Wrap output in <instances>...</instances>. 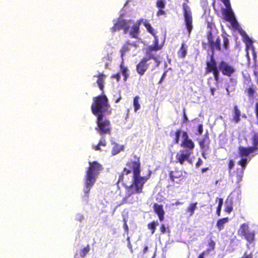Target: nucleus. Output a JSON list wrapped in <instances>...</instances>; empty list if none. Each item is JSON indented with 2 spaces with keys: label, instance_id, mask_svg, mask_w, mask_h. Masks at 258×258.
Listing matches in <instances>:
<instances>
[{
  "label": "nucleus",
  "instance_id": "nucleus-1",
  "mask_svg": "<svg viewBox=\"0 0 258 258\" xmlns=\"http://www.w3.org/2000/svg\"><path fill=\"white\" fill-rule=\"evenodd\" d=\"M228 36L229 35L226 33L222 34L223 42L221 46V39L219 37H218L214 40L212 31H209L207 33L206 37L208 40V44L212 52V54L210 56V59L206 62L205 72L206 74L213 73L214 80L217 82L219 80V66H217L214 53L216 50L220 52H224L229 49L230 41Z\"/></svg>",
  "mask_w": 258,
  "mask_h": 258
},
{
  "label": "nucleus",
  "instance_id": "nucleus-2",
  "mask_svg": "<svg viewBox=\"0 0 258 258\" xmlns=\"http://www.w3.org/2000/svg\"><path fill=\"white\" fill-rule=\"evenodd\" d=\"M147 176H138L133 177L132 183L128 184V181L126 179L122 181H117V182H121L125 189V195L121 201V205L125 204H133L135 199L133 197L134 195L140 194L143 192L144 184L148 180Z\"/></svg>",
  "mask_w": 258,
  "mask_h": 258
},
{
  "label": "nucleus",
  "instance_id": "nucleus-3",
  "mask_svg": "<svg viewBox=\"0 0 258 258\" xmlns=\"http://www.w3.org/2000/svg\"><path fill=\"white\" fill-rule=\"evenodd\" d=\"M89 166L87 168L85 176L84 191L88 197L91 188L94 185L98 175L103 168L97 161L89 162Z\"/></svg>",
  "mask_w": 258,
  "mask_h": 258
},
{
  "label": "nucleus",
  "instance_id": "nucleus-4",
  "mask_svg": "<svg viewBox=\"0 0 258 258\" xmlns=\"http://www.w3.org/2000/svg\"><path fill=\"white\" fill-rule=\"evenodd\" d=\"M91 108L92 113L96 116L109 115L112 110L108 98L104 93L93 98Z\"/></svg>",
  "mask_w": 258,
  "mask_h": 258
},
{
  "label": "nucleus",
  "instance_id": "nucleus-5",
  "mask_svg": "<svg viewBox=\"0 0 258 258\" xmlns=\"http://www.w3.org/2000/svg\"><path fill=\"white\" fill-rule=\"evenodd\" d=\"M126 167H124L122 171L119 173L118 176V181H122L125 179L124 175H128L133 171V177L141 176V163L139 159L136 160L132 159L128 161L126 164Z\"/></svg>",
  "mask_w": 258,
  "mask_h": 258
},
{
  "label": "nucleus",
  "instance_id": "nucleus-6",
  "mask_svg": "<svg viewBox=\"0 0 258 258\" xmlns=\"http://www.w3.org/2000/svg\"><path fill=\"white\" fill-rule=\"evenodd\" d=\"M238 235L249 243H253L255 240V232L251 230L247 223L242 224L237 231Z\"/></svg>",
  "mask_w": 258,
  "mask_h": 258
},
{
  "label": "nucleus",
  "instance_id": "nucleus-7",
  "mask_svg": "<svg viewBox=\"0 0 258 258\" xmlns=\"http://www.w3.org/2000/svg\"><path fill=\"white\" fill-rule=\"evenodd\" d=\"M105 115H99L97 117V127L96 130L99 134L103 136L106 134L110 135L111 127L109 120L104 118Z\"/></svg>",
  "mask_w": 258,
  "mask_h": 258
},
{
  "label": "nucleus",
  "instance_id": "nucleus-8",
  "mask_svg": "<svg viewBox=\"0 0 258 258\" xmlns=\"http://www.w3.org/2000/svg\"><path fill=\"white\" fill-rule=\"evenodd\" d=\"M185 2L182 5V8L185 27L188 34H190L192 30V17L190 8L187 5L189 0H185Z\"/></svg>",
  "mask_w": 258,
  "mask_h": 258
},
{
  "label": "nucleus",
  "instance_id": "nucleus-9",
  "mask_svg": "<svg viewBox=\"0 0 258 258\" xmlns=\"http://www.w3.org/2000/svg\"><path fill=\"white\" fill-rule=\"evenodd\" d=\"M223 14L225 16L226 21L230 23L231 25L235 28H237L238 24L235 19L234 13L231 9V5L229 7H226L223 10Z\"/></svg>",
  "mask_w": 258,
  "mask_h": 258
},
{
  "label": "nucleus",
  "instance_id": "nucleus-10",
  "mask_svg": "<svg viewBox=\"0 0 258 258\" xmlns=\"http://www.w3.org/2000/svg\"><path fill=\"white\" fill-rule=\"evenodd\" d=\"M219 70L223 75L228 77H230L235 72L234 68L224 60L219 62Z\"/></svg>",
  "mask_w": 258,
  "mask_h": 258
},
{
  "label": "nucleus",
  "instance_id": "nucleus-11",
  "mask_svg": "<svg viewBox=\"0 0 258 258\" xmlns=\"http://www.w3.org/2000/svg\"><path fill=\"white\" fill-rule=\"evenodd\" d=\"M192 154V153L186 150L183 149L181 150L179 152L177 153L176 155V162H179L181 165L186 161L191 162L190 157Z\"/></svg>",
  "mask_w": 258,
  "mask_h": 258
},
{
  "label": "nucleus",
  "instance_id": "nucleus-12",
  "mask_svg": "<svg viewBox=\"0 0 258 258\" xmlns=\"http://www.w3.org/2000/svg\"><path fill=\"white\" fill-rule=\"evenodd\" d=\"M150 57H143L137 64L136 66V71L139 75L143 76L149 68V64L147 61Z\"/></svg>",
  "mask_w": 258,
  "mask_h": 258
},
{
  "label": "nucleus",
  "instance_id": "nucleus-13",
  "mask_svg": "<svg viewBox=\"0 0 258 258\" xmlns=\"http://www.w3.org/2000/svg\"><path fill=\"white\" fill-rule=\"evenodd\" d=\"M155 213L158 216L160 221L162 222L164 220L165 212L162 205L155 203L153 206Z\"/></svg>",
  "mask_w": 258,
  "mask_h": 258
},
{
  "label": "nucleus",
  "instance_id": "nucleus-14",
  "mask_svg": "<svg viewBox=\"0 0 258 258\" xmlns=\"http://www.w3.org/2000/svg\"><path fill=\"white\" fill-rule=\"evenodd\" d=\"M131 47H134L135 48H137L138 47V44L136 42L131 43L129 40H127L123 45L120 50V56L122 59H123L124 54L131 50Z\"/></svg>",
  "mask_w": 258,
  "mask_h": 258
},
{
  "label": "nucleus",
  "instance_id": "nucleus-15",
  "mask_svg": "<svg viewBox=\"0 0 258 258\" xmlns=\"http://www.w3.org/2000/svg\"><path fill=\"white\" fill-rule=\"evenodd\" d=\"M181 147L184 148L183 150H186L188 152H190L193 153V150L195 148V143L191 140L189 139L187 140H183L181 144H180Z\"/></svg>",
  "mask_w": 258,
  "mask_h": 258
},
{
  "label": "nucleus",
  "instance_id": "nucleus-16",
  "mask_svg": "<svg viewBox=\"0 0 258 258\" xmlns=\"http://www.w3.org/2000/svg\"><path fill=\"white\" fill-rule=\"evenodd\" d=\"M253 152V149L250 147L240 146L238 147V154L240 157H246Z\"/></svg>",
  "mask_w": 258,
  "mask_h": 258
},
{
  "label": "nucleus",
  "instance_id": "nucleus-17",
  "mask_svg": "<svg viewBox=\"0 0 258 258\" xmlns=\"http://www.w3.org/2000/svg\"><path fill=\"white\" fill-rule=\"evenodd\" d=\"M210 140L208 134H205L203 138L199 142V145L201 150H208Z\"/></svg>",
  "mask_w": 258,
  "mask_h": 258
},
{
  "label": "nucleus",
  "instance_id": "nucleus-18",
  "mask_svg": "<svg viewBox=\"0 0 258 258\" xmlns=\"http://www.w3.org/2000/svg\"><path fill=\"white\" fill-rule=\"evenodd\" d=\"M94 77L98 78L97 83L99 86V89L102 91V93H103L104 79L106 76L103 73H100L97 75L94 76Z\"/></svg>",
  "mask_w": 258,
  "mask_h": 258
},
{
  "label": "nucleus",
  "instance_id": "nucleus-19",
  "mask_svg": "<svg viewBox=\"0 0 258 258\" xmlns=\"http://www.w3.org/2000/svg\"><path fill=\"white\" fill-rule=\"evenodd\" d=\"M140 23L135 24L132 27V30L130 32L131 36L134 38H137L139 33Z\"/></svg>",
  "mask_w": 258,
  "mask_h": 258
},
{
  "label": "nucleus",
  "instance_id": "nucleus-20",
  "mask_svg": "<svg viewBox=\"0 0 258 258\" xmlns=\"http://www.w3.org/2000/svg\"><path fill=\"white\" fill-rule=\"evenodd\" d=\"M241 112L237 105L233 107V120L235 123H238L240 120Z\"/></svg>",
  "mask_w": 258,
  "mask_h": 258
},
{
  "label": "nucleus",
  "instance_id": "nucleus-21",
  "mask_svg": "<svg viewBox=\"0 0 258 258\" xmlns=\"http://www.w3.org/2000/svg\"><path fill=\"white\" fill-rule=\"evenodd\" d=\"M187 46L184 42H182L180 49L177 52L178 56L180 58H183L185 57L187 54Z\"/></svg>",
  "mask_w": 258,
  "mask_h": 258
},
{
  "label": "nucleus",
  "instance_id": "nucleus-22",
  "mask_svg": "<svg viewBox=\"0 0 258 258\" xmlns=\"http://www.w3.org/2000/svg\"><path fill=\"white\" fill-rule=\"evenodd\" d=\"M229 221L228 217L220 219L217 221L216 226L217 227L219 231L223 230L224 228V225L227 223Z\"/></svg>",
  "mask_w": 258,
  "mask_h": 258
},
{
  "label": "nucleus",
  "instance_id": "nucleus-23",
  "mask_svg": "<svg viewBox=\"0 0 258 258\" xmlns=\"http://www.w3.org/2000/svg\"><path fill=\"white\" fill-rule=\"evenodd\" d=\"M124 19L119 20L116 23H115L113 27L111 28V31L114 32L116 31L122 29V27L124 26Z\"/></svg>",
  "mask_w": 258,
  "mask_h": 258
},
{
  "label": "nucleus",
  "instance_id": "nucleus-24",
  "mask_svg": "<svg viewBox=\"0 0 258 258\" xmlns=\"http://www.w3.org/2000/svg\"><path fill=\"white\" fill-rule=\"evenodd\" d=\"M197 202L192 203L186 208V212L188 213L190 216L194 215L195 210L197 208Z\"/></svg>",
  "mask_w": 258,
  "mask_h": 258
},
{
  "label": "nucleus",
  "instance_id": "nucleus-25",
  "mask_svg": "<svg viewBox=\"0 0 258 258\" xmlns=\"http://www.w3.org/2000/svg\"><path fill=\"white\" fill-rule=\"evenodd\" d=\"M251 141L252 144V146L250 147L253 149V150L254 151L258 149V134L256 133H254L251 138Z\"/></svg>",
  "mask_w": 258,
  "mask_h": 258
},
{
  "label": "nucleus",
  "instance_id": "nucleus-26",
  "mask_svg": "<svg viewBox=\"0 0 258 258\" xmlns=\"http://www.w3.org/2000/svg\"><path fill=\"white\" fill-rule=\"evenodd\" d=\"M124 149V146H120L117 144H114L111 151V153L113 155H115L119 153L120 151H122Z\"/></svg>",
  "mask_w": 258,
  "mask_h": 258
},
{
  "label": "nucleus",
  "instance_id": "nucleus-27",
  "mask_svg": "<svg viewBox=\"0 0 258 258\" xmlns=\"http://www.w3.org/2000/svg\"><path fill=\"white\" fill-rule=\"evenodd\" d=\"M106 146V141L105 139H104V138L103 137H102V138L99 141L98 144L97 145L94 146L93 147V149L95 151H101L102 150L100 148V146L105 147Z\"/></svg>",
  "mask_w": 258,
  "mask_h": 258
},
{
  "label": "nucleus",
  "instance_id": "nucleus-28",
  "mask_svg": "<svg viewBox=\"0 0 258 258\" xmlns=\"http://www.w3.org/2000/svg\"><path fill=\"white\" fill-rule=\"evenodd\" d=\"M158 225V222L157 221H153L151 222L148 224L147 227L148 229L151 230L152 234H153L155 233V230L156 229V227Z\"/></svg>",
  "mask_w": 258,
  "mask_h": 258
},
{
  "label": "nucleus",
  "instance_id": "nucleus-29",
  "mask_svg": "<svg viewBox=\"0 0 258 258\" xmlns=\"http://www.w3.org/2000/svg\"><path fill=\"white\" fill-rule=\"evenodd\" d=\"M256 90V86H252L246 89L245 90V92L247 94L249 97L253 98L254 97V94L255 93Z\"/></svg>",
  "mask_w": 258,
  "mask_h": 258
},
{
  "label": "nucleus",
  "instance_id": "nucleus-30",
  "mask_svg": "<svg viewBox=\"0 0 258 258\" xmlns=\"http://www.w3.org/2000/svg\"><path fill=\"white\" fill-rule=\"evenodd\" d=\"M225 211L227 213H230L233 210V204L232 201L227 199L225 202Z\"/></svg>",
  "mask_w": 258,
  "mask_h": 258
},
{
  "label": "nucleus",
  "instance_id": "nucleus-31",
  "mask_svg": "<svg viewBox=\"0 0 258 258\" xmlns=\"http://www.w3.org/2000/svg\"><path fill=\"white\" fill-rule=\"evenodd\" d=\"M244 170L243 169H237L235 172L236 173V182L238 184L239 183L242 179L243 175Z\"/></svg>",
  "mask_w": 258,
  "mask_h": 258
},
{
  "label": "nucleus",
  "instance_id": "nucleus-32",
  "mask_svg": "<svg viewBox=\"0 0 258 258\" xmlns=\"http://www.w3.org/2000/svg\"><path fill=\"white\" fill-rule=\"evenodd\" d=\"M216 201H218V205L216 209V214L218 216H220L221 215V208L223 203V199L217 198Z\"/></svg>",
  "mask_w": 258,
  "mask_h": 258
},
{
  "label": "nucleus",
  "instance_id": "nucleus-33",
  "mask_svg": "<svg viewBox=\"0 0 258 258\" xmlns=\"http://www.w3.org/2000/svg\"><path fill=\"white\" fill-rule=\"evenodd\" d=\"M241 158V159L238 162V164L241 166V168L240 169L244 170L248 163L247 158L246 157Z\"/></svg>",
  "mask_w": 258,
  "mask_h": 258
},
{
  "label": "nucleus",
  "instance_id": "nucleus-34",
  "mask_svg": "<svg viewBox=\"0 0 258 258\" xmlns=\"http://www.w3.org/2000/svg\"><path fill=\"white\" fill-rule=\"evenodd\" d=\"M140 97L138 96H136L134 98V110L135 112H137L138 110L140 109L141 106L139 103Z\"/></svg>",
  "mask_w": 258,
  "mask_h": 258
},
{
  "label": "nucleus",
  "instance_id": "nucleus-35",
  "mask_svg": "<svg viewBox=\"0 0 258 258\" xmlns=\"http://www.w3.org/2000/svg\"><path fill=\"white\" fill-rule=\"evenodd\" d=\"M145 27L147 29V31L151 34L153 36H155L156 32L155 30L151 26V24L149 23L145 22L144 24Z\"/></svg>",
  "mask_w": 258,
  "mask_h": 258
},
{
  "label": "nucleus",
  "instance_id": "nucleus-36",
  "mask_svg": "<svg viewBox=\"0 0 258 258\" xmlns=\"http://www.w3.org/2000/svg\"><path fill=\"white\" fill-rule=\"evenodd\" d=\"M124 23L123 24V26L122 27V29H123V32L124 34L127 33L130 28V25L129 24L130 23L132 22V20H124Z\"/></svg>",
  "mask_w": 258,
  "mask_h": 258
},
{
  "label": "nucleus",
  "instance_id": "nucleus-37",
  "mask_svg": "<svg viewBox=\"0 0 258 258\" xmlns=\"http://www.w3.org/2000/svg\"><path fill=\"white\" fill-rule=\"evenodd\" d=\"M215 245H216V243H215V241L213 240H210L209 241L208 244V246L209 247L207 248V251L209 252V251L214 250V249L215 248Z\"/></svg>",
  "mask_w": 258,
  "mask_h": 258
},
{
  "label": "nucleus",
  "instance_id": "nucleus-38",
  "mask_svg": "<svg viewBox=\"0 0 258 258\" xmlns=\"http://www.w3.org/2000/svg\"><path fill=\"white\" fill-rule=\"evenodd\" d=\"M166 5V0H157L156 6L158 8L164 9Z\"/></svg>",
  "mask_w": 258,
  "mask_h": 258
},
{
  "label": "nucleus",
  "instance_id": "nucleus-39",
  "mask_svg": "<svg viewBox=\"0 0 258 258\" xmlns=\"http://www.w3.org/2000/svg\"><path fill=\"white\" fill-rule=\"evenodd\" d=\"M120 69L121 70V73L124 77V80H126L128 77V75H127L128 69L126 67H123L122 64H120Z\"/></svg>",
  "mask_w": 258,
  "mask_h": 258
},
{
  "label": "nucleus",
  "instance_id": "nucleus-40",
  "mask_svg": "<svg viewBox=\"0 0 258 258\" xmlns=\"http://www.w3.org/2000/svg\"><path fill=\"white\" fill-rule=\"evenodd\" d=\"M90 251V246L87 245L85 247L83 248L81 250V256L82 257H84Z\"/></svg>",
  "mask_w": 258,
  "mask_h": 258
},
{
  "label": "nucleus",
  "instance_id": "nucleus-41",
  "mask_svg": "<svg viewBox=\"0 0 258 258\" xmlns=\"http://www.w3.org/2000/svg\"><path fill=\"white\" fill-rule=\"evenodd\" d=\"M181 133V131L180 129L177 130L175 133V138L173 141L174 144H178L179 141V136Z\"/></svg>",
  "mask_w": 258,
  "mask_h": 258
},
{
  "label": "nucleus",
  "instance_id": "nucleus-42",
  "mask_svg": "<svg viewBox=\"0 0 258 258\" xmlns=\"http://www.w3.org/2000/svg\"><path fill=\"white\" fill-rule=\"evenodd\" d=\"M169 176H170V178L171 179V180L172 181V182H174V180L175 178H178L179 177H180V176H178L177 175H174V171H171L169 172Z\"/></svg>",
  "mask_w": 258,
  "mask_h": 258
},
{
  "label": "nucleus",
  "instance_id": "nucleus-43",
  "mask_svg": "<svg viewBox=\"0 0 258 258\" xmlns=\"http://www.w3.org/2000/svg\"><path fill=\"white\" fill-rule=\"evenodd\" d=\"M168 229V232H169V229L166 228L164 224H162L160 227V230L162 234H165L166 232V230Z\"/></svg>",
  "mask_w": 258,
  "mask_h": 258
},
{
  "label": "nucleus",
  "instance_id": "nucleus-44",
  "mask_svg": "<svg viewBox=\"0 0 258 258\" xmlns=\"http://www.w3.org/2000/svg\"><path fill=\"white\" fill-rule=\"evenodd\" d=\"M245 42L247 46H251L252 44V40L249 37H248L247 36H246V38H245Z\"/></svg>",
  "mask_w": 258,
  "mask_h": 258
},
{
  "label": "nucleus",
  "instance_id": "nucleus-45",
  "mask_svg": "<svg viewBox=\"0 0 258 258\" xmlns=\"http://www.w3.org/2000/svg\"><path fill=\"white\" fill-rule=\"evenodd\" d=\"M234 162L233 160H230L228 163V168L229 170V171L230 172L231 169L234 167Z\"/></svg>",
  "mask_w": 258,
  "mask_h": 258
},
{
  "label": "nucleus",
  "instance_id": "nucleus-46",
  "mask_svg": "<svg viewBox=\"0 0 258 258\" xmlns=\"http://www.w3.org/2000/svg\"><path fill=\"white\" fill-rule=\"evenodd\" d=\"M198 135H201L203 132V126L202 124H199L198 126Z\"/></svg>",
  "mask_w": 258,
  "mask_h": 258
},
{
  "label": "nucleus",
  "instance_id": "nucleus-47",
  "mask_svg": "<svg viewBox=\"0 0 258 258\" xmlns=\"http://www.w3.org/2000/svg\"><path fill=\"white\" fill-rule=\"evenodd\" d=\"M165 14V12L163 10V9L158 8V10L157 12V16H160Z\"/></svg>",
  "mask_w": 258,
  "mask_h": 258
},
{
  "label": "nucleus",
  "instance_id": "nucleus-48",
  "mask_svg": "<svg viewBox=\"0 0 258 258\" xmlns=\"http://www.w3.org/2000/svg\"><path fill=\"white\" fill-rule=\"evenodd\" d=\"M111 78L115 79L117 81H119L120 79V74L119 73L114 74L111 76Z\"/></svg>",
  "mask_w": 258,
  "mask_h": 258
},
{
  "label": "nucleus",
  "instance_id": "nucleus-49",
  "mask_svg": "<svg viewBox=\"0 0 258 258\" xmlns=\"http://www.w3.org/2000/svg\"><path fill=\"white\" fill-rule=\"evenodd\" d=\"M225 6V7H229L230 6V0H220Z\"/></svg>",
  "mask_w": 258,
  "mask_h": 258
},
{
  "label": "nucleus",
  "instance_id": "nucleus-50",
  "mask_svg": "<svg viewBox=\"0 0 258 258\" xmlns=\"http://www.w3.org/2000/svg\"><path fill=\"white\" fill-rule=\"evenodd\" d=\"M123 221H124V224H123L124 229L126 233H128L129 229H128V227L127 225L126 220L125 219H124Z\"/></svg>",
  "mask_w": 258,
  "mask_h": 258
},
{
  "label": "nucleus",
  "instance_id": "nucleus-51",
  "mask_svg": "<svg viewBox=\"0 0 258 258\" xmlns=\"http://www.w3.org/2000/svg\"><path fill=\"white\" fill-rule=\"evenodd\" d=\"M182 137L183 138V140H187L190 139L189 138L187 133L186 132H183L182 133Z\"/></svg>",
  "mask_w": 258,
  "mask_h": 258
},
{
  "label": "nucleus",
  "instance_id": "nucleus-52",
  "mask_svg": "<svg viewBox=\"0 0 258 258\" xmlns=\"http://www.w3.org/2000/svg\"><path fill=\"white\" fill-rule=\"evenodd\" d=\"M203 164V161L201 158H198V161L196 164V166L197 168H198L200 166H201Z\"/></svg>",
  "mask_w": 258,
  "mask_h": 258
},
{
  "label": "nucleus",
  "instance_id": "nucleus-53",
  "mask_svg": "<svg viewBox=\"0 0 258 258\" xmlns=\"http://www.w3.org/2000/svg\"><path fill=\"white\" fill-rule=\"evenodd\" d=\"M255 112L256 114V117L257 118V124H258V102L255 103Z\"/></svg>",
  "mask_w": 258,
  "mask_h": 258
},
{
  "label": "nucleus",
  "instance_id": "nucleus-54",
  "mask_svg": "<svg viewBox=\"0 0 258 258\" xmlns=\"http://www.w3.org/2000/svg\"><path fill=\"white\" fill-rule=\"evenodd\" d=\"M205 254H206L205 251L202 252L201 253H200L199 255L198 258H204V256H205Z\"/></svg>",
  "mask_w": 258,
  "mask_h": 258
},
{
  "label": "nucleus",
  "instance_id": "nucleus-55",
  "mask_svg": "<svg viewBox=\"0 0 258 258\" xmlns=\"http://www.w3.org/2000/svg\"><path fill=\"white\" fill-rule=\"evenodd\" d=\"M188 121V118L186 115L185 111L183 112V122H187Z\"/></svg>",
  "mask_w": 258,
  "mask_h": 258
},
{
  "label": "nucleus",
  "instance_id": "nucleus-56",
  "mask_svg": "<svg viewBox=\"0 0 258 258\" xmlns=\"http://www.w3.org/2000/svg\"><path fill=\"white\" fill-rule=\"evenodd\" d=\"M183 204V203L182 202H178V201H176L175 203H172V206H178V205H182Z\"/></svg>",
  "mask_w": 258,
  "mask_h": 258
},
{
  "label": "nucleus",
  "instance_id": "nucleus-57",
  "mask_svg": "<svg viewBox=\"0 0 258 258\" xmlns=\"http://www.w3.org/2000/svg\"><path fill=\"white\" fill-rule=\"evenodd\" d=\"M202 150V156H203L205 159H206V158H207V157L206 156V151L207 150Z\"/></svg>",
  "mask_w": 258,
  "mask_h": 258
},
{
  "label": "nucleus",
  "instance_id": "nucleus-58",
  "mask_svg": "<svg viewBox=\"0 0 258 258\" xmlns=\"http://www.w3.org/2000/svg\"><path fill=\"white\" fill-rule=\"evenodd\" d=\"M148 250V247L147 246H145L143 249V254H145Z\"/></svg>",
  "mask_w": 258,
  "mask_h": 258
},
{
  "label": "nucleus",
  "instance_id": "nucleus-59",
  "mask_svg": "<svg viewBox=\"0 0 258 258\" xmlns=\"http://www.w3.org/2000/svg\"><path fill=\"white\" fill-rule=\"evenodd\" d=\"M215 91V89L214 88H211L210 91H211V93L212 95H213V96L214 95Z\"/></svg>",
  "mask_w": 258,
  "mask_h": 258
},
{
  "label": "nucleus",
  "instance_id": "nucleus-60",
  "mask_svg": "<svg viewBox=\"0 0 258 258\" xmlns=\"http://www.w3.org/2000/svg\"><path fill=\"white\" fill-rule=\"evenodd\" d=\"M252 53H253V59L254 60H255L256 57V55L255 52L254 51V48H252Z\"/></svg>",
  "mask_w": 258,
  "mask_h": 258
},
{
  "label": "nucleus",
  "instance_id": "nucleus-61",
  "mask_svg": "<svg viewBox=\"0 0 258 258\" xmlns=\"http://www.w3.org/2000/svg\"><path fill=\"white\" fill-rule=\"evenodd\" d=\"M121 99V96H119L115 100V103H118Z\"/></svg>",
  "mask_w": 258,
  "mask_h": 258
},
{
  "label": "nucleus",
  "instance_id": "nucleus-62",
  "mask_svg": "<svg viewBox=\"0 0 258 258\" xmlns=\"http://www.w3.org/2000/svg\"><path fill=\"white\" fill-rule=\"evenodd\" d=\"M208 170H209V167H205V168H203L202 169V172L203 173H204V172L207 171Z\"/></svg>",
  "mask_w": 258,
  "mask_h": 258
},
{
  "label": "nucleus",
  "instance_id": "nucleus-63",
  "mask_svg": "<svg viewBox=\"0 0 258 258\" xmlns=\"http://www.w3.org/2000/svg\"><path fill=\"white\" fill-rule=\"evenodd\" d=\"M165 76V73H164L163 74V75H162V77H161V79H160V80L159 81V83L161 82V81L163 80V78H164Z\"/></svg>",
  "mask_w": 258,
  "mask_h": 258
},
{
  "label": "nucleus",
  "instance_id": "nucleus-64",
  "mask_svg": "<svg viewBox=\"0 0 258 258\" xmlns=\"http://www.w3.org/2000/svg\"><path fill=\"white\" fill-rule=\"evenodd\" d=\"M127 176H128V175H124V178L127 180V181H128V182H129V178H128V177H127Z\"/></svg>",
  "mask_w": 258,
  "mask_h": 258
}]
</instances>
